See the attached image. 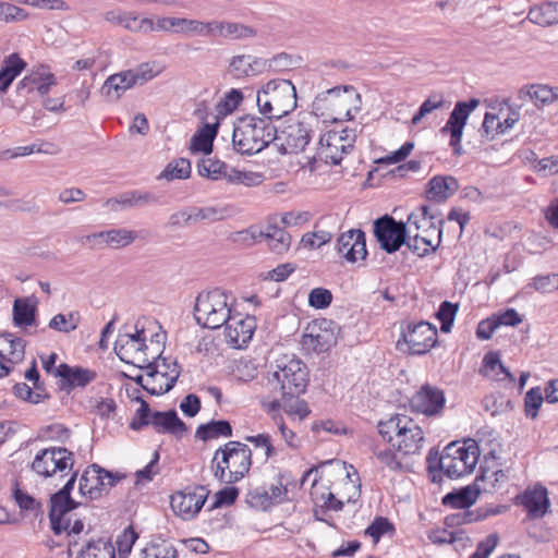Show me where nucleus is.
I'll return each instance as SVG.
<instances>
[{
	"label": "nucleus",
	"mask_w": 558,
	"mask_h": 558,
	"mask_svg": "<svg viewBox=\"0 0 558 558\" xmlns=\"http://www.w3.org/2000/svg\"><path fill=\"white\" fill-rule=\"evenodd\" d=\"M218 121L204 124L191 138L190 150L193 154L209 155L218 132Z\"/></svg>",
	"instance_id": "38"
},
{
	"label": "nucleus",
	"mask_w": 558,
	"mask_h": 558,
	"mask_svg": "<svg viewBox=\"0 0 558 558\" xmlns=\"http://www.w3.org/2000/svg\"><path fill=\"white\" fill-rule=\"evenodd\" d=\"M267 383L281 396L302 395L308 385L307 366L294 355H283L276 360Z\"/></svg>",
	"instance_id": "9"
},
{
	"label": "nucleus",
	"mask_w": 558,
	"mask_h": 558,
	"mask_svg": "<svg viewBox=\"0 0 558 558\" xmlns=\"http://www.w3.org/2000/svg\"><path fill=\"white\" fill-rule=\"evenodd\" d=\"M458 312V305L445 301L440 304L437 312V318L440 320V330L442 332H449L452 328L456 315Z\"/></svg>",
	"instance_id": "62"
},
{
	"label": "nucleus",
	"mask_w": 558,
	"mask_h": 558,
	"mask_svg": "<svg viewBox=\"0 0 558 558\" xmlns=\"http://www.w3.org/2000/svg\"><path fill=\"white\" fill-rule=\"evenodd\" d=\"M336 251L347 263L355 264L366 258L365 233L360 229H350L337 240Z\"/></svg>",
	"instance_id": "24"
},
{
	"label": "nucleus",
	"mask_w": 558,
	"mask_h": 558,
	"mask_svg": "<svg viewBox=\"0 0 558 558\" xmlns=\"http://www.w3.org/2000/svg\"><path fill=\"white\" fill-rule=\"evenodd\" d=\"M296 88L290 80L272 78L256 93L259 113L268 119H281L296 108Z\"/></svg>",
	"instance_id": "6"
},
{
	"label": "nucleus",
	"mask_w": 558,
	"mask_h": 558,
	"mask_svg": "<svg viewBox=\"0 0 558 558\" xmlns=\"http://www.w3.org/2000/svg\"><path fill=\"white\" fill-rule=\"evenodd\" d=\"M13 323L26 328L35 324V306L27 299H16L13 304Z\"/></svg>",
	"instance_id": "47"
},
{
	"label": "nucleus",
	"mask_w": 558,
	"mask_h": 558,
	"mask_svg": "<svg viewBox=\"0 0 558 558\" xmlns=\"http://www.w3.org/2000/svg\"><path fill=\"white\" fill-rule=\"evenodd\" d=\"M54 376L65 379L73 387H85L96 378V373L89 368L72 367L63 363L57 366Z\"/></svg>",
	"instance_id": "39"
},
{
	"label": "nucleus",
	"mask_w": 558,
	"mask_h": 558,
	"mask_svg": "<svg viewBox=\"0 0 558 558\" xmlns=\"http://www.w3.org/2000/svg\"><path fill=\"white\" fill-rule=\"evenodd\" d=\"M544 401L543 392L539 387L531 388L524 398V411L526 416L535 418Z\"/></svg>",
	"instance_id": "61"
},
{
	"label": "nucleus",
	"mask_w": 558,
	"mask_h": 558,
	"mask_svg": "<svg viewBox=\"0 0 558 558\" xmlns=\"http://www.w3.org/2000/svg\"><path fill=\"white\" fill-rule=\"evenodd\" d=\"M337 343V328L332 320L322 318L308 323L300 340L304 354H319Z\"/></svg>",
	"instance_id": "12"
},
{
	"label": "nucleus",
	"mask_w": 558,
	"mask_h": 558,
	"mask_svg": "<svg viewBox=\"0 0 558 558\" xmlns=\"http://www.w3.org/2000/svg\"><path fill=\"white\" fill-rule=\"evenodd\" d=\"M395 532L393 524L384 517H377L365 529L364 534L369 536L374 544H377L385 534H392Z\"/></svg>",
	"instance_id": "57"
},
{
	"label": "nucleus",
	"mask_w": 558,
	"mask_h": 558,
	"mask_svg": "<svg viewBox=\"0 0 558 558\" xmlns=\"http://www.w3.org/2000/svg\"><path fill=\"white\" fill-rule=\"evenodd\" d=\"M288 59L286 54H278L269 60L251 54H238L230 60L229 72L236 78L257 76L268 70H280L281 64Z\"/></svg>",
	"instance_id": "16"
},
{
	"label": "nucleus",
	"mask_w": 558,
	"mask_h": 558,
	"mask_svg": "<svg viewBox=\"0 0 558 558\" xmlns=\"http://www.w3.org/2000/svg\"><path fill=\"white\" fill-rule=\"evenodd\" d=\"M75 482V474H72L65 485L54 495L50 502L49 519L56 535L65 534L68 537V551L72 555L73 547L78 544L80 535L84 531V523L80 519H73L72 510L76 504L70 497Z\"/></svg>",
	"instance_id": "3"
},
{
	"label": "nucleus",
	"mask_w": 558,
	"mask_h": 558,
	"mask_svg": "<svg viewBox=\"0 0 558 558\" xmlns=\"http://www.w3.org/2000/svg\"><path fill=\"white\" fill-rule=\"evenodd\" d=\"M480 458L478 444L474 439L462 442L453 441L447 445L441 454L430 450L427 456V470L432 481H438L441 471L449 478H459L469 475L475 469Z\"/></svg>",
	"instance_id": "2"
},
{
	"label": "nucleus",
	"mask_w": 558,
	"mask_h": 558,
	"mask_svg": "<svg viewBox=\"0 0 558 558\" xmlns=\"http://www.w3.org/2000/svg\"><path fill=\"white\" fill-rule=\"evenodd\" d=\"M311 497L315 505L314 514L316 517L325 510L340 511L343 507V501L336 498L327 486L319 485L316 480L312 485Z\"/></svg>",
	"instance_id": "34"
},
{
	"label": "nucleus",
	"mask_w": 558,
	"mask_h": 558,
	"mask_svg": "<svg viewBox=\"0 0 558 558\" xmlns=\"http://www.w3.org/2000/svg\"><path fill=\"white\" fill-rule=\"evenodd\" d=\"M458 181L450 175H436L427 183L426 197L435 203H444L458 190Z\"/></svg>",
	"instance_id": "31"
},
{
	"label": "nucleus",
	"mask_w": 558,
	"mask_h": 558,
	"mask_svg": "<svg viewBox=\"0 0 558 558\" xmlns=\"http://www.w3.org/2000/svg\"><path fill=\"white\" fill-rule=\"evenodd\" d=\"M134 400L138 401L141 405L136 410L135 416L132 418L130 423V427L133 430H140L144 426H147L151 423L154 412H150L148 403L145 402L141 397L136 396L134 397Z\"/></svg>",
	"instance_id": "59"
},
{
	"label": "nucleus",
	"mask_w": 558,
	"mask_h": 558,
	"mask_svg": "<svg viewBox=\"0 0 558 558\" xmlns=\"http://www.w3.org/2000/svg\"><path fill=\"white\" fill-rule=\"evenodd\" d=\"M480 373L490 380H496L505 385H511L514 381L513 375L502 364L500 354L495 351L484 355Z\"/></svg>",
	"instance_id": "30"
},
{
	"label": "nucleus",
	"mask_w": 558,
	"mask_h": 558,
	"mask_svg": "<svg viewBox=\"0 0 558 558\" xmlns=\"http://www.w3.org/2000/svg\"><path fill=\"white\" fill-rule=\"evenodd\" d=\"M374 233L380 246L387 253H393L405 243L408 223L397 222L393 218L385 216L375 221Z\"/></svg>",
	"instance_id": "20"
},
{
	"label": "nucleus",
	"mask_w": 558,
	"mask_h": 558,
	"mask_svg": "<svg viewBox=\"0 0 558 558\" xmlns=\"http://www.w3.org/2000/svg\"><path fill=\"white\" fill-rule=\"evenodd\" d=\"M445 395L439 388L424 385L412 397L411 407L427 416L439 414L445 407Z\"/></svg>",
	"instance_id": "25"
},
{
	"label": "nucleus",
	"mask_w": 558,
	"mask_h": 558,
	"mask_svg": "<svg viewBox=\"0 0 558 558\" xmlns=\"http://www.w3.org/2000/svg\"><path fill=\"white\" fill-rule=\"evenodd\" d=\"M314 472V469L307 470L301 482L292 477L288 473L279 474L276 483L271 484L269 487L270 498L274 505H281L283 502L292 501L298 490L301 488V485L307 480V477Z\"/></svg>",
	"instance_id": "27"
},
{
	"label": "nucleus",
	"mask_w": 558,
	"mask_h": 558,
	"mask_svg": "<svg viewBox=\"0 0 558 558\" xmlns=\"http://www.w3.org/2000/svg\"><path fill=\"white\" fill-rule=\"evenodd\" d=\"M405 243L408 247L417 256L423 257L436 251L437 246L430 243V240L413 234V229L408 228Z\"/></svg>",
	"instance_id": "56"
},
{
	"label": "nucleus",
	"mask_w": 558,
	"mask_h": 558,
	"mask_svg": "<svg viewBox=\"0 0 558 558\" xmlns=\"http://www.w3.org/2000/svg\"><path fill=\"white\" fill-rule=\"evenodd\" d=\"M207 492L202 486H187L170 496L173 513L183 521L195 519L207 500Z\"/></svg>",
	"instance_id": "15"
},
{
	"label": "nucleus",
	"mask_w": 558,
	"mask_h": 558,
	"mask_svg": "<svg viewBox=\"0 0 558 558\" xmlns=\"http://www.w3.org/2000/svg\"><path fill=\"white\" fill-rule=\"evenodd\" d=\"M80 324V315L76 312L68 314H57L50 322L49 327L53 330L69 333L77 328Z\"/></svg>",
	"instance_id": "54"
},
{
	"label": "nucleus",
	"mask_w": 558,
	"mask_h": 558,
	"mask_svg": "<svg viewBox=\"0 0 558 558\" xmlns=\"http://www.w3.org/2000/svg\"><path fill=\"white\" fill-rule=\"evenodd\" d=\"M259 405L262 410L272 420L274 424L278 422V420H283L281 414L282 410V400L280 401L277 398H271L269 396H262L259 398Z\"/></svg>",
	"instance_id": "63"
},
{
	"label": "nucleus",
	"mask_w": 558,
	"mask_h": 558,
	"mask_svg": "<svg viewBox=\"0 0 558 558\" xmlns=\"http://www.w3.org/2000/svg\"><path fill=\"white\" fill-rule=\"evenodd\" d=\"M155 202V196L150 193L130 192L121 195L118 198H110L106 202V206L112 210L120 208L133 207L143 203Z\"/></svg>",
	"instance_id": "46"
},
{
	"label": "nucleus",
	"mask_w": 558,
	"mask_h": 558,
	"mask_svg": "<svg viewBox=\"0 0 558 558\" xmlns=\"http://www.w3.org/2000/svg\"><path fill=\"white\" fill-rule=\"evenodd\" d=\"M123 478L121 473H112L94 464L82 474L78 490L92 500L98 499Z\"/></svg>",
	"instance_id": "17"
},
{
	"label": "nucleus",
	"mask_w": 558,
	"mask_h": 558,
	"mask_svg": "<svg viewBox=\"0 0 558 558\" xmlns=\"http://www.w3.org/2000/svg\"><path fill=\"white\" fill-rule=\"evenodd\" d=\"M29 82L34 85L39 95L44 96L49 93L50 88L57 84L56 76L48 72H35L29 77H25L21 83Z\"/></svg>",
	"instance_id": "55"
},
{
	"label": "nucleus",
	"mask_w": 558,
	"mask_h": 558,
	"mask_svg": "<svg viewBox=\"0 0 558 558\" xmlns=\"http://www.w3.org/2000/svg\"><path fill=\"white\" fill-rule=\"evenodd\" d=\"M361 109V95L353 86L333 87L313 101V111L325 122L350 121Z\"/></svg>",
	"instance_id": "5"
},
{
	"label": "nucleus",
	"mask_w": 558,
	"mask_h": 558,
	"mask_svg": "<svg viewBox=\"0 0 558 558\" xmlns=\"http://www.w3.org/2000/svg\"><path fill=\"white\" fill-rule=\"evenodd\" d=\"M13 393L19 399L33 404L40 403L47 398V393L44 387H33L32 389L27 384L24 383L15 384L13 387Z\"/></svg>",
	"instance_id": "53"
},
{
	"label": "nucleus",
	"mask_w": 558,
	"mask_h": 558,
	"mask_svg": "<svg viewBox=\"0 0 558 558\" xmlns=\"http://www.w3.org/2000/svg\"><path fill=\"white\" fill-rule=\"evenodd\" d=\"M138 538V534L132 526L125 527L117 537L116 545L120 555L126 556L131 553L133 545Z\"/></svg>",
	"instance_id": "64"
},
{
	"label": "nucleus",
	"mask_w": 558,
	"mask_h": 558,
	"mask_svg": "<svg viewBox=\"0 0 558 558\" xmlns=\"http://www.w3.org/2000/svg\"><path fill=\"white\" fill-rule=\"evenodd\" d=\"M354 133L352 130H328L320 135L316 156L325 163L338 165L343 158L348 149L352 148L354 142Z\"/></svg>",
	"instance_id": "14"
},
{
	"label": "nucleus",
	"mask_w": 558,
	"mask_h": 558,
	"mask_svg": "<svg viewBox=\"0 0 558 558\" xmlns=\"http://www.w3.org/2000/svg\"><path fill=\"white\" fill-rule=\"evenodd\" d=\"M207 22L173 16L172 33L189 37H206Z\"/></svg>",
	"instance_id": "45"
},
{
	"label": "nucleus",
	"mask_w": 558,
	"mask_h": 558,
	"mask_svg": "<svg viewBox=\"0 0 558 558\" xmlns=\"http://www.w3.org/2000/svg\"><path fill=\"white\" fill-rule=\"evenodd\" d=\"M480 492L471 486H466L458 492L447 494L442 498V504L456 509H464L476 502Z\"/></svg>",
	"instance_id": "44"
},
{
	"label": "nucleus",
	"mask_w": 558,
	"mask_h": 558,
	"mask_svg": "<svg viewBox=\"0 0 558 558\" xmlns=\"http://www.w3.org/2000/svg\"><path fill=\"white\" fill-rule=\"evenodd\" d=\"M135 84L132 71H122L110 75L101 86L102 95L110 101L118 100Z\"/></svg>",
	"instance_id": "32"
},
{
	"label": "nucleus",
	"mask_w": 558,
	"mask_h": 558,
	"mask_svg": "<svg viewBox=\"0 0 558 558\" xmlns=\"http://www.w3.org/2000/svg\"><path fill=\"white\" fill-rule=\"evenodd\" d=\"M279 140L284 153L298 154L311 142L312 130L302 121H292L282 129Z\"/></svg>",
	"instance_id": "26"
},
{
	"label": "nucleus",
	"mask_w": 558,
	"mask_h": 558,
	"mask_svg": "<svg viewBox=\"0 0 558 558\" xmlns=\"http://www.w3.org/2000/svg\"><path fill=\"white\" fill-rule=\"evenodd\" d=\"M196 437L201 440L207 441L218 439L220 437H231L232 427L228 421H210L206 424L199 425L195 433Z\"/></svg>",
	"instance_id": "43"
},
{
	"label": "nucleus",
	"mask_w": 558,
	"mask_h": 558,
	"mask_svg": "<svg viewBox=\"0 0 558 558\" xmlns=\"http://www.w3.org/2000/svg\"><path fill=\"white\" fill-rule=\"evenodd\" d=\"M227 181L231 184H242L251 187L259 185L264 181V175L259 172L230 167Z\"/></svg>",
	"instance_id": "51"
},
{
	"label": "nucleus",
	"mask_w": 558,
	"mask_h": 558,
	"mask_svg": "<svg viewBox=\"0 0 558 558\" xmlns=\"http://www.w3.org/2000/svg\"><path fill=\"white\" fill-rule=\"evenodd\" d=\"M247 504L257 510H268L274 505L268 489L258 487L247 494Z\"/></svg>",
	"instance_id": "60"
},
{
	"label": "nucleus",
	"mask_w": 558,
	"mask_h": 558,
	"mask_svg": "<svg viewBox=\"0 0 558 558\" xmlns=\"http://www.w3.org/2000/svg\"><path fill=\"white\" fill-rule=\"evenodd\" d=\"M520 94L527 97L536 108H544L555 102L556 86L547 84H527L520 89Z\"/></svg>",
	"instance_id": "40"
},
{
	"label": "nucleus",
	"mask_w": 558,
	"mask_h": 558,
	"mask_svg": "<svg viewBox=\"0 0 558 558\" xmlns=\"http://www.w3.org/2000/svg\"><path fill=\"white\" fill-rule=\"evenodd\" d=\"M281 399L282 410L288 416L303 421L311 414L307 402L301 399L300 395H286L281 396Z\"/></svg>",
	"instance_id": "48"
},
{
	"label": "nucleus",
	"mask_w": 558,
	"mask_h": 558,
	"mask_svg": "<svg viewBox=\"0 0 558 558\" xmlns=\"http://www.w3.org/2000/svg\"><path fill=\"white\" fill-rule=\"evenodd\" d=\"M480 100L472 98L469 101H458L451 111L446 124L441 128L442 134H449V145L456 155H460L463 130L470 114L478 107Z\"/></svg>",
	"instance_id": "18"
},
{
	"label": "nucleus",
	"mask_w": 558,
	"mask_h": 558,
	"mask_svg": "<svg viewBox=\"0 0 558 558\" xmlns=\"http://www.w3.org/2000/svg\"><path fill=\"white\" fill-rule=\"evenodd\" d=\"M378 433L390 447H374L373 454L377 462L391 472H411L413 465L410 458L420 454L425 442L422 427L413 418L396 414L378 423Z\"/></svg>",
	"instance_id": "1"
},
{
	"label": "nucleus",
	"mask_w": 558,
	"mask_h": 558,
	"mask_svg": "<svg viewBox=\"0 0 558 558\" xmlns=\"http://www.w3.org/2000/svg\"><path fill=\"white\" fill-rule=\"evenodd\" d=\"M149 425L158 433L172 434L179 437L186 432L184 423L179 418L175 411L154 412Z\"/></svg>",
	"instance_id": "37"
},
{
	"label": "nucleus",
	"mask_w": 558,
	"mask_h": 558,
	"mask_svg": "<svg viewBox=\"0 0 558 558\" xmlns=\"http://www.w3.org/2000/svg\"><path fill=\"white\" fill-rule=\"evenodd\" d=\"M276 138V129L270 120L256 116L240 118L234 125L232 143L242 155L262 151Z\"/></svg>",
	"instance_id": "7"
},
{
	"label": "nucleus",
	"mask_w": 558,
	"mask_h": 558,
	"mask_svg": "<svg viewBox=\"0 0 558 558\" xmlns=\"http://www.w3.org/2000/svg\"><path fill=\"white\" fill-rule=\"evenodd\" d=\"M236 312L233 295L221 289L201 292L195 301L194 316L204 328L218 329Z\"/></svg>",
	"instance_id": "8"
},
{
	"label": "nucleus",
	"mask_w": 558,
	"mask_h": 558,
	"mask_svg": "<svg viewBox=\"0 0 558 558\" xmlns=\"http://www.w3.org/2000/svg\"><path fill=\"white\" fill-rule=\"evenodd\" d=\"M225 341L233 349L247 347L256 329V319L245 313L236 312L222 325Z\"/></svg>",
	"instance_id": "19"
},
{
	"label": "nucleus",
	"mask_w": 558,
	"mask_h": 558,
	"mask_svg": "<svg viewBox=\"0 0 558 558\" xmlns=\"http://www.w3.org/2000/svg\"><path fill=\"white\" fill-rule=\"evenodd\" d=\"M136 239H138V233L126 228L109 229L86 236L88 242L94 244H106L112 248H122L129 246Z\"/></svg>",
	"instance_id": "28"
},
{
	"label": "nucleus",
	"mask_w": 558,
	"mask_h": 558,
	"mask_svg": "<svg viewBox=\"0 0 558 558\" xmlns=\"http://www.w3.org/2000/svg\"><path fill=\"white\" fill-rule=\"evenodd\" d=\"M191 162L185 158H179L169 162L159 178L168 181L184 180L191 175Z\"/></svg>",
	"instance_id": "52"
},
{
	"label": "nucleus",
	"mask_w": 558,
	"mask_h": 558,
	"mask_svg": "<svg viewBox=\"0 0 558 558\" xmlns=\"http://www.w3.org/2000/svg\"><path fill=\"white\" fill-rule=\"evenodd\" d=\"M519 119L520 113L517 110L511 108H493L484 116L482 123L483 133L488 140H494L511 130Z\"/></svg>",
	"instance_id": "23"
},
{
	"label": "nucleus",
	"mask_w": 558,
	"mask_h": 558,
	"mask_svg": "<svg viewBox=\"0 0 558 558\" xmlns=\"http://www.w3.org/2000/svg\"><path fill=\"white\" fill-rule=\"evenodd\" d=\"M252 450L240 441H229L219 447L211 459L210 469L216 480L226 484L240 482L250 472Z\"/></svg>",
	"instance_id": "4"
},
{
	"label": "nucleus",
	"mask_w": 558,
	"mask_h": 558,
	"mask_svg": "<svg viewBox=\"0 0 558 558\" xmlns=\"http://www.w3.org/2000/svg\"><path fill=\"white\" fill-rule=\"evenodd\" d=\"M522 505L529 517L534 519L544 517L549 508L547 489L543 486L526 489L522 498Z\"/></svg>",
	"instance_id": "33"
},
{
	"label": "nucleus",
	"mask_w": 558,
	"mask_h": 558,
	"mask_svg": "<svg viewBox=\"0 0 558 558\" xmlns=\"http://www.w3.org/2000/svg\"><path fill=\"white\" fill-rule=\"evenodd\" d=\"M77 558H116L113 546L104 541H89L78 553Z\"/></svg>",
	"instance_id": "50"
},
{
	"label": "nucleus",
	"mask_w": 558,
	"mask_h": 558,
	"mask_svg": "<svg viewBox=\"0 0 558 558\" xmlns=\"http://www.w3.org/2000/svg\"><path fill=\"white\" fill-rule=\"evenodd\" d=\"M74 464L73 453L63 447H51L39 450L31 469L38 476L48 478L57 474L69 473Z\"/></svg>",
	"instance_id": "13"
},
{
	"label": "nucleus",
	"mask_w": 558,
	"mask_h": 558,
	"mask_svg": "<svg viewBox=\"0 0 558 558\" xmlns=\"http://www.w3.org/2000/svg\"><path fill=\"white\" fill-rule=\"evenodd\" d=\"M441 223L440 219H435L427 206H422L408 218V228L413 229V234L430 240V243L437 247L441 242Z\"/></svg>",
	"instance_id": "22"
},
{
	"label": "nucleus",
	"mask_w": 558,
	"mask_h": 558,
	"mask_svg": "<svg viewBox=\"0 0 558 558\" xmlns=\"http://www.w3.org/2000/svg\"><path fill=\"white\" fill-rule=\"evenodd\" d=\"M131 71L135 84H143L158 76L163 71V66L158 62H146Z\"/></svg>",
	"instance_id": "58"
},
{
	"label": "nucleus",
	"mask_w": 558,
	"mask_h": 558,
	"mask_svg": "<svg viewBox=\"0 0 558 558\" xmlns=\"http://www.w3.org/2000/svg\"><path fill=\"white\" fill-rule=\"evenodd\" d=\"M147 330L144 328L134 333H120L114 343V351L121 361L143 367L159 353V340L150 339L147 344Z\"/></svg>",
	"instance_id": "10"
},
{
	"label": "nucleus",
	"mask_w": 558,
	"mask_h": 558,
	"mask_svg": "<svg viewBox=\"0 0 558 558\" xmlns=\"http://www.w3.org/2000/svg\"><path fill=\"white\" fill-rule=\"evenodd\" d=\"M253 34V31L242 24L222 21H208L206 37L242 38Z\"/></svg>",
	"instance_id": "36"
},
{
	"label": "nucleus",
	"mask_w": 558,
	"mask_h": 558,
	"mask_svg": "<svg viewBox=\"0 0 558 558\" xmlns=\"http://www.w3.org/2000/svg\"><path fill=\"white\" fill-rule=\"evenodd\" d=\"M230 167L218 159L205 158L198 165V173L214 181L226 180Z\"/></svg>",
	"instance_id": "49"
},
{
	"label": "nucleus",
	"mask_w": 558,
	"mask_h": 558,
	"mask_svg": "<svg viewBox=\"0 0 558 558\" xmlns=\"http://www.w3.org/2000/svg\"><path fill=\"white\" fill-rule=\"evenodd\" d=\"M532 23L550 26L558 23V2H544L532 8L527 15Z\"/></svg>",
	"instance_id": "42"
},
{
	"label": "nucleus",
	"mask_w": 558,
	"mask_h": 558,
	"mask_svg": "<svg viewBox=\"0 0 558 558\" xmlns=\"http://www.w3.org/2000/svg\"><path fill=\"white\" fill-rule=\"evenodd\" d=\"M24 356L25 344L21 338L10 332L0 335V359L15 366L24 360Z\"/></svg>",
	"instance_id": "35"
},
{
	"label": "nucleus",
	"mask_w": 558,
	"mask_h": 558,
	"mask_svg": "<svg viewBox=\"0 0 558 558\" xmlns=\"http://www.w3.org/2000/svg\"><path fill=\"white\" fill-rule=\"evenodd\" d=\"M148 363L149 361H147V365L140 367L144 373L137 377L138 384L150 395L159 396L168 392L175 383L174 373H170V377H165L158 371L149 367Z\"/></svg>",
	"instance_id": "29"
},
{
	"label": "nucleus",
	"mask_w": 558,
	"mask_h": 558,
	"mask_svg": "<svg viewBox=\"0 0 558 558\" xmlns=\"http://www.w3.org/2000/svg\"><path fill=\"white\" fill-rule=\"evenodd\" d=\"M26 63L16 54L12 53L3 61L0 70V96L3 95L12 82L21 74Z\"/></svg>",
	"instance_id": "41"
},
{
	"label": "nucleus",
	"mask_w": 558,
	"mask_h": 558,
	"mask_svg": "<svg viewBox=\"0 0 558 558\" xmlns=\"http://www.w3.org/2000/svg\"><path fill=\"white\" fill-rule=\"evenodd\" d=\"M257 238L267 240L268 247L276 254L288 252L291 245V235L284 229L275 225H268L258 234L253 229L242 230L236 233L235 241L251 245L256 242Z\"/></svg>",
	"instance_id": "21"
},
{
	"label": "nucleus",
	"mask_w": 558,
	"mask_h": 558,
	"mask_svg": "<svg viewBox=\"0 0 558 558\" xmlns=\"http://www.w3.org/2000/svg\"><path fill=\"white\" fill-rule=\"evenodd\" d=\"M437 328L427 323H410L402 329L397 349L412 355L428 353L437 343Z\"/></svg>",
	"instance_id": "11"
}]
</instances>
